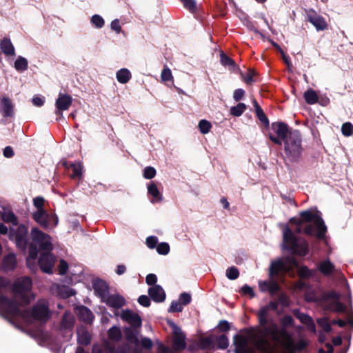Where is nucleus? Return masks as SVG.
<instances>
[{
  "instance_id": "1",
  "label": "nucleus",
  "mask_w": 353,
  "mask_h": 353,
  "mask_svg": "<svg viewBox=\"0 0 353 353\" xmlns=\"http://www.w3.org/2000/svg\"><path fill=\"white\" fill-rule=\"evenodd\" d=\"M272 130L276 134V137L272 133H268V138L274 143L281 145L284 143L283 159L285 164L287 162L299 163L302 157L303 148L302 147V138L297 130L293 132L288 125L284 122H273L271 124Z\"/></svg>"
},
{
  "instance_id": "2",
  "label": "nucleus",
  "mask_w": 353,
  "mask_h": 353,
  "mask_svg": "<svg viewBox=\"0 0 353 353\" xmlns=\"http://www.w3.org/2000/svg\"><path fill=\"white\" fill-rule=\"evenodd\" d=\"M299 217H292L289 222L295 225V232L304 233L310 236H315L318 240H325L326 237L327 227L319 212L307 210L299 212Z\"/></svg>"
},
{
  "instance_id": "3",
  "label": "nucleus",
  "mask_w": 353,
  "mask_h": 353,
  "mask_svg": "<svg viewBox=\"0 0 353 353\" xmlns=\"http://www.w3.org/2000/svg\"><path fill=\"white\" fill-rule=\"evenodd\" d=\"M32 241L29 244V259L36 260L38 253L41 252H51L53 249L51 237L37 228H32L30 232Z\"/></svg>"
},
{
  "instance_id": "4",
  "label": "nucleus",
  "mask_w": 353,
  "mask_h": 353,
  "mask_svg": "<svg viewBox=\"0 0 353 353\" xmlns=\"http://www.w3.org/2000/svg\"><path fill=\"white\" fill-rule=\"evenodd\" d=\"M283 241L285 249L288 251L302 256L308 253V244L306 241L299 242V238L288 225H285L283 228Z\"/></svg>"
},
{
  "instance_id": "5",
  "label": "nucleus",
  "mask_w": 353,
  "mask_h": 353,
  "mask_svg": "<svg viewBox=\"0 0 353 353\" xmlns=\"http://www.w3.org/2000/svg\"><path fill=\"white\" fill-rule=\"evenodd\" d=\"M19 303L14 299H10L5 295H0V307L2 312L5 314V318L11 321L18 315H22Z\"/></svg>"
},
{
  "instance_id": "6",
  "label": "nucleus",
  "mask_w": 353,
  "mask_h": 353,
  "mask_svg": "<svg viewBox=\"0 0 353 353\" xmlns=\"http://www.w3.org/2000/svg\"><path fill=\"white\" fill-rule=\"evenodd\" d=\"M22 315H18L17 316H25L30 313L31 316L37 321L41 323L47 322L50 318V312L48 305L43 303H37L34 305L31 310H25L21 311Z\"/></svg>"
},
{
  "instance_id": "7",
  "label": "nucleus",
  "mask_w": 353,
  "mask_h": 353,
  "mask_svg": "<svg viewBox=\"0 0 353 353\" xmlns=\"http://www.w3.org/2000/svg\"><path fill=\"white\" fill-rule=\"evenodd\" d=\"M305 12L306 20L312 24L317 31H324L328 29V24L325 19L314 9H309Z\"/></svg>"
},
{
  "instance_id": "8",
  "label": "nucleus",
  "mask_w": 353,
  "mask_h": 353,
  "mask_svg": "<svg viewBox=\"0 0 353 353\" xmlns=\"http://www.w3.org/2000/svg\"><path fill=\"white\" fill-rule=\"evenodd\" d=\"M10 236L14 237L16 245L21 250H26L28 246V228L20 225L16 230H10Z\"/></svg>"
},
{
  "instance_id": "9",
  "label": "nucleus",
  "mask_w": 353,
  "mask_h": 353,
  "mask_svg": "<svg viewBox=\"0 0 353 353\" xmlns=\"http://www.w3.org/2000/svg\"><path fill=\"white\" fill-rule=\"evenodd\" d=\"M33 219L43 229H48L50 226L55 227L59 222L58 216L56 214H49L46 210L39 217L36 216V212L32 214Z\"/></svg>"
},
{
  "instance_id": "10",
  "label": "nucleus",
  "mask_w": 353,
  "mask_h": 353,
  "mask_svg": "<svg viewBox=\"0 0 353 353\" xmlns=\"http://www.w3.org/2000/svg\"><path fill=\"white\" fill-rule=\"evenodd\" d=\"M39 265L42 272L48 274L52 273V268L55 263V257L50 252H42L39 259Z\"/></svg>"
},
{
  "instance_id": "11",
  "label": "nucleus",
  "mask_w": 353,
  "mask_h": 353,
  "mask_svg": "<svg viewBox=\"0 0 353 353\" xmlns=\"http://www.w3.org/2000/svg\"><path fill=\"white\" fill-rule=\"evenodd\" d=\"M289 271V268L283 259L272 261L269 268V276L273 278L280 274L283 275Z\"/></svg>"
},
{
  "instance_id": "12",
  "label": "nucleus",
  "mask_w": 353,
  "mask_h": 353,
  "mask_svg": "<svg viewBox=\"0 0 353 353\" xmlns=\"http://www.w3.org/2000/svg\"><path fill=\"white\" fill-rule=\"evenodd\" d=\"M121 319L131 325L132 328H140L142 325L141 316L130 310H125L122 311Z\"/></svg>"
},
{
  "instance_id": "13",
  "label": "nucleus",
  "mask_w": 353,
  "mask_h": 353,
  "mask_svg": "<svg viewBox=\"0 0 353 353\" xmlns=\"http://www.w3.org/2000/svg\"><path fill=\"white\" fill-rule=\"evenodd\" d=\"M279 307V303L274 301H272L266 306L262 307L257 313L258 321L260 326L268 325V314L270 310H276Z\"/></svg>"
},
{
  "instance_id": "14",
  "label": "nucleus",
  "mask_w": 353,
  "mask_h": 353,
  "mask_svg": "<svg viewBox=\"0 0 353 353\" xmlns=\"http://www.w3.org/2000/svg\"><path fill=\"white\" fill-rule=\"evenodd\" d=\"M92 287L95 294L101 299L104 300L109 293V286L107 283L101 279H97L92 282Z\"/></svg>"
},
{
  "instance_id": "15",
  "label": "nucleus",
  "mask_w": 353,
  "mask_h": 353,
  "mask_svg": "<svg viewBox=\"0 0 353 353\" xmlns=\"http://www.w3.org/2000/svg\"><path fill=\"white\" fill-rule=\"evenodd\" d=\"M32 279L28 276H23L13 285V292L16 294H23L31 290Z\"/></svg>"
},
{
  "instance_id": "16",
  "label": "nucleus",
  "mask_w": 353,
  "mask_h": 353,
  "mask_svg": "<svg viewBox=\"0 0 353 353\" xmlns=\"http://www.w3.org/2000/svg\"><path fill=\"white\" fill-rule=\"evenodd\" d=\"M0 112L3 117H13L14 114V104L7 97H3L0 100Z\"/></svg>"
},
{
  "instance_id": "17",
  "label": "nucleus",
  "mask_w": 353,
  "mask_h": 353,
  "mask_svg": "<svg viewBox=\"0 0 353 353\" xmlns=\"http://www.w3.org/2000/svg\"><path fill=\"white\" fill-rule=\"evenodd\" d=\"M148 294L154 302L161 303L165 299V292L159 285H154L148 289Z\"/></svg>"
},
{
  "instance_id": "18",
  "label": "nucleus",
  "mask_w": 353,
  "mask_h": 353,
  "mask_svg": "<svg viewBox=\"0 0 353 353\" xmlns=\"http://www.w3.org/2000/svg\"><path fill=\"white\" fill-rule=\"evenodd\" d=\"M76 314L80 321L88 324L92 323L94 316L92 311L86 306L81 305L77 307Z\"/></svg>"
},
{
  "instance_id": "19",
  "label": "nucleus",
  "mask_w": 353,
  "mask_h": 353,
  "mask_svg": "<svg viewBox=\"0 0 353 353\" xmlns=\"http://www.w3.org/2000/svg\"><path fill=\"white\" fill-rule=\"evenodd\" d=\"M185 335L181 332L174 331L172 347L176 352H181L186 348Z\"/></svg>"
},
{
  "instance_id": "20",
  "label": "nucleus",
  "mask_w": 353,
  "mask_h": 353,
  "mask_svg": "<svg viewBox=\"0 0 353 353\" xmlns=\"http://www.w3.org/2000/svg\"><path fill=\"white\" fill-rule=\"evenodd\" d=\"M261 327H263L261 333L265 336H270L274 342H280V337L279 336V328L276 323L272 322L269 326L266 325Z\"/></svg>"
},
{
  "instance_id": "21",
  "label": "nucleus",
  "mask_w": 353,
  "mask_h": 353,
  "mask_svg": "<svg viewBox=\"0 0 353 353\" xmlns=\"http://www.w3.org/2000/svg\"><path fill=\"white\" fill-rule=\"evenodd\" d=\"M102 302L114 308H120L125 304L124 298L119 294H108Z\"/></svg>"
},
{
  "instance_id": "22",
  "label": "nucleus",
  "mask_w": 353,
  "mask_h": 353,
  "mask_svg": "<svg viewBox=\"0 0 353 353\" xmlns=\"http://www.w3.org/2000/svg\"><path fill=\"white\" fill-rule=\"evenodd\" d=\"M72 103V97L69 94L60 93L56 100V108L59 110H68Z\"/></svg>"
},
{
  "instance_id": "23",
  "label": "nucleus",
  "mask_w": 353,
  "mask_h": 353,
  "mask_svg": "<svg viewBox=\"0 0 353 353\" xmlns=\"http://www.w3.org/2000/svg\"><path fill=\"white\" fill-rule=\"evenodd\" d=\"M285 350L290 353H295L296 351L301 352L307 347V343L303 340L299 341L294 343V341H288L283 343Z\"/></svg>"
},
{
  "instance_id": "24",
  "label": "nucleus",
  "mask_w": 353,
  "mask_h": 353,
  "mask_svg": "<svg viewBox=\"0 0 353 353\" xmlns=\"http://www.w3.org/2000/svg\"><path fill=\"white\" fill-rule=\"evenodd\" d=\"M0 48L6 56L15 54L14 48L9 38L4 37L0 41Z\"/></svg>"
},
{
  "instance_id": "25",
  "label": "nucleus",
  "mask_w": 353,
  "mask_h": 353,
  "mask_svg": "<svg viewBox=\"0 0 353 353\" xmlns=\"http://www.w3.org/2000/svg\"><path fill=\"white\" fill-rule=\"evenodd\" d=\"M17 265V259L14 254L9 253L5 256L2 261V268L5 271L12 270Z\"/></svg>"
},
{
  "instance_id": "26",
  "label": "nucleus",
  "mask_w": 353,
  "mask_h": 353,
  "mask_svg": "<svg viewBox=\"0 0 353 353\" xmlns=\"http://www.w3.org/2000/svg\"><path fill=\"white\" fill-rule=\"evenodd\" d=\"M77 342L84 346L88 345L91 342V335L86 329L77 331Z\"/></svg>"
},
{
  "instance_id": "27",
  "label": "nucleus",
  "mask_w": 353,
  "mask_h": 353,
  "mask_svg": "<svg viewBox=\"0 0 353 353\" xmlns=\"http://www.w3.org/2000/svg\"><path fill=\"white\" fill-rule=\"evenodd\" d=\"M334 268V265L329 259L321 262L319 265V271L325 276L332 274Z\"/></svg>"
},
{
  "instance_id": "28",
  "label": "nucleus",
  "mask_w": 353,
  "mask_h": 353,
  "mask_svg": "<svg viewBox=\"0 0 353 353\" xmlns=\"http://www.w3.org/2000/svg\"><path fill=\"white\" fill-rule=\"evenodd\" d=\"M148 193L151 195L154 201H161L163 200V196L159 192L157 184L152 181L148 186ZM153 202V201H152Z\"/></svg>"
},
{
  "instance_id": "29",
  "label": "nucleus",
  "mask_w": 353,
  "mask_h": 353,
  "mask_svg": "<svg viewBox=\"0 0 353 353\" xmlns=\"http://www.w3.org/2000/svg\"><path fill=\"white\" fill-rule=\"evenodd\" d=\"M108 336L110 341L118 343L122 339V332L119 327L112 326L108 330Z\"/></svg>"
},
{
  "instance_id": "30",
  "label": "nucleus",
  "mask_w": 353,
  "mask_h": 353,
  "mask_svg": "<svg viewBox=\"0 0 353 353\" xmlns=\"http://www.w3.org/2000/svg\"><path fill=\"white\" fill-rule=\"evenodd\" d=\"M116 77L117 81L119 83L124 84L130 81L132 75L129 70L126 68H122L117 71Z\"/></svg>"
},
{
  "instance_id": "31",
  "label": "nucleus",
  "mask_w": 353,
  "mask_h": 353,
  "mask_svg": "<svg viewBox=\"0 0 353 353\" xmlns=\"http://www.w3.org/2000/svg\"><path fill=\"white\" fill-rule=\"evenodd\" d=\"M304 99L307 104L312 105L318 102V95L315 90L309 89L304 92Z\"/></svg>"
},
{
  "instance_id": "32",
  "label": "nucleus",
  "mask_w": 353,
  "mask_h": 353,
  "mask_svg": "<svg viewBox=\"0 0 353 353\" xmlns=\"http://www.w3.org/2000/svg\"><path fill=\"white\" fill-rule=\"evenodd\" d=\"M220 62L224 67H228L231 69L236 68L235 61L223 51L220 53Z\"/></svg>"
},
{
  "instance_id": "33",
  "label": "nucleus",
  "mask_w": 353,
  "mask_h": 353,
  "mask_svg": "<svg viewBox=\"0 0 353 353\" xmlns=\"http://www.w3.org/2000/svg\"><path fill=\"white\" fill-rule=\"evenodd\" d=\"M63 165L65 168H71L72 173L70 175V177L72 179H76L81 177L82 175V167L81 164H75L73 163H71L70 165H68V163L65 162L63 163Z\"/></svg>"
},
{
  "instance_id": "34",
  "label": "nucleus",
  "mask_w": 353,
  "mask_h": 353,
  "mask_svg": "<svg viewBox=\"0 0 353 353\" xmlns=\"http://www.w3.org/2000/svg\"><path fill=\"white\" fill-rule=\"evenodd\" d=\"M28 68V60L19 56L14 62V68L17 71L22 72L26 71Z\"/></svg>"
},
{
  "instance_id": "35",
  "label": "nucleus",
  "mask_w": 353,
  "mask_h": 353,
  "mask_svg": "<svg viewBox=\"0 0 353 353\" xmlns=\"http://www.w3.org/2000/svg\"><path fill=\"white\" fill-rule=\"evenodd\" d=\"M45 199L42 196H37L33 199V204L37 208L36 216L39 217L43 213V210H46L43 208Z\"/></svg>"
},
{
  "instance_id": "36",
  "label": "nucleus",
  "mask_w": 353,
  "mask_h": 353,
  "mask_svg": "<svg viewBox=\"0 0 353 353\" xmlns=\"http://www.w3.org/2000/svg\"><path fill=\"white\" fill-rule=\"evenodd\" d=\"M293 314L303 324L307 325L308 323H312V318L307 314L302 313L299 309L293 310Z\"/></svg>"
},
{
  "instance_id": "37",
  "label": "nucleus",
  "mask_w": 353,
  "mask_h": 353,
  "mask_svg": "<svg viewBox=\"0 0 353 353\" xmlns=\"http://www.w3.org/2000/svg\"><path fill=\"white\" fill-rule=\"evenodd\" d=\"M247 109V105L243 103H239L236 105L231 107L230 114L234 117H240Z\"/></svg>"
},
{
  "instance_id": "38",
  "label": "nucleus",
  "mask_w": 353,
  "mask_h": 353,
  "mask_svg": "<svg viewBox=\"0 0 353 353\" xmlns=\"http://www.w3.org/2000/svg\"><path fill=\"white\" fill-rule=\"evenodd\" d=\"M316 322L319 326H320L325 332L330 333L332 331L331 324L329 323L327 318H319L316 320Z\"/></svg>"
},
{
  "instance_id": "39",
  "label": "nucleus",
  "mask_w": 353,
  "mask_h": 353,
  "mask_svg": "<svg viewBox=\"0 0 353 353\" xmlns=\"http://www.w3.org/2000/svg\"><path fill=\"white\" fill-rule=\"evenodd\" d=\"M327 307L328 310H330L332 312H339V313H343L346 310V306L345 305V304L340 302L339 301H337L334 302V303L330 304Z\"/></svg>"
},
{
  "instance_id": "40",
  "label": "nucleus",
  "mask_w": 353,
  "mask_h": 353,
  "mask_svg": "<svg viewBox=\"0 0 353 353\" xmlns=\"http://www.w3.org/2000/svg\"><path fill=\"white\" fill-rule=\"evenodd\" d=\"M198 128L201 134H208L212 128V124L210 121L202 119L199 122Z\"/></svg>"
},
{
  "instance_id": "41",
  "label": "nucleus",
  "mask_w": 353,
  "mask_h": 353,
  "mask_svg": "<svg viewBox=\"0 0 353 353\" xmlns=\"http://www.w3.org/2000/svg\"><path fill=\"white\" fill-rule=\"evenodd\" d=\"M2 220L6 223H12L17 225V218L12 212H4L1 215Z\"/></svg>"
},
{
  "instance_id": "42",
  "label": "nucleus",
  "mask_w": 353,
  "mask_h": 353,
  "mask_svg": "<svg viewBox=\"0 0 353 353\" xmlns=\"http://www.w3.org/2000/svg\"><path fill=\"white\" fill-rule=\"evenodd\" d=\"M257 119L263 124L264 127L269 128L270 122L266 114L264 113L263 109L259 110V108L255 112Z\"/></svg>"
},
{
  "instance_id": "43",
  "label": "nucleus",
  "mask_w": 353,
  "mask_h": 353,
  "mask_svg": "<svg viewBox=\"0 0 353 353\" xmlns=\"http://www.w3.org/2000/svg\"><path fill=\"white\" fill-rule=\"evenodd\" d=\"M216 345L219 349L225 350L229 345V340L225 334H221L216 339Z\"/></svg>"
},
{
  "instance_id": "44",
  "label": "nucleus",
  "mask_w": 353,
  "mask_h": 353,
  "mask_svg": "<svg viewBox=\"0 0 353 353\" xmlns=\"http://www.w3.org/2000/svg\"><path fill=\"white\" fill-rule=\"evenodd\" d=\"M90 22L97 28H101L104 26L105 21L103 17L99 14H94L90 19Z\"/></svg>"
},
{
  "instance_id": "45",
  "label": "nucleus",
  "mask_w": 353,
  "mask_h": 353,
  "mask_svg": "<svg viewBox=\"0 0 353 353\" xmlns=\"http://www.w3.org/2000/svg\"><path fill=\"white\" fill-rule=\"evenodd\" d=\"M184 8L190 12L194 13L196 10V3L194 0H180Z\"/></svg>"
},
{
  "instance_id": "46",
  "label": "nucleus",
  "mask_w": 353,
  "mask_h": 353,
  "mask_svg": "<svg viewBox=\"0 0 353 353\" xmlns=\"http://www.w3.org/2000/svg\"><path fill=\"white\" fill-rule=\"evenodd\" d=\"M298 274L303 279H309L313 276L312 270L305 265H303L299 269Z\"/></svg>"
},
{
  "instance_id": "47",
  "label": "nucleus",
  "mask_w": 353,
  "mask_h": 353,
  "mask_svg": "<svg viewBox=\"0 0 353 353\" xmlns=\"http://www.w3.org/2000/svg\"><path fill=\"white\" fill-rule=\"evenodd\" d=\"M226 276L230 280H235L239 276V272L234 266L230 267L226 270Z\"/></svg>"
},
{
  "instance_id": "48",
  "label": "nucleus",
  "mask_w": 353,
  "mask_h": 353,
  "mask_svg": "<svg viewBox=\"0 0 353 353\" xmlns=\"http://www.w3.org/2000/svg\"><path fill=\"white\" fill-rule=\"evenodd\" d=\"M269 346L268 341L265 338L260 339L256 343V348L263 352H268Z\"/></svg>"
},
{
  "instance_id": "49",
  "label": "nucleus",
  "mask_w": 353,
  "mask_h": 353,
  "mask_svg": "<svg viewBox=\"0 0 353 353\" xmlns=\"http://www.w3.org/2000/svg\"><path fill=\"white\" fill-rule=\"evenodd\" d=\"M342 134L345 137H350L353 134V125L350 122H346L342 125Z\"/></svg>"
},
{
  "instance_id": "50",
  "label": "nucleus",
  "mask_w": 353,
  "mask_h": 353,
  "mask_svg": "<svg viewBox=\"0 0 353 353\" xmlns=\"http://www.w3.org/2000/svg\"><path fill=\"white\" fill-rule=\"evenodd\" d=\"M157 251L159 254L166 255L170 252V245L168 243H160L157 246Z\"/></svg>"
},
{
  "instance_id": "51",
  "label": "nucleus",
  "mask_w": 353,
  "mask_h": 353,
  "mask_svg": "<svg viewBox=\"0 0 353 353\" xmlns=\"http://www.w3.org/2000/svg\"><path fill=\"white\" fill-rule=\"evenodd\" d=\"M156 170L152 166L145 167L143 170V177L147 179H152L156 175Z\"/></svg>"
},
{
  "instance_id": "52",
  "label": "nucleus",
  "mask_w": 353,
  "mask_h": 353,
  "mask_svg": "<svg viewBox=\"0 0 353 353\" xmlns=\"http://www.w3.org/2000/svg\"><path fill=\"white\" fill-rule=\"evenodd\" d=\"M183 307V305L180 302H177L176 301H172L170 306L168 309L169 312H182Z\"/></svg>"
},
{
  "instance_id": "53",
  "label": "nucleus",
  "mask_w": 353,
  "mask_h": 353,
  "mask_svg": "<svg viewBox=\"0 0 353 353\" xmlns=\"http://www.w3.org/2000/svg\"><path fill=\"white\" fill-rule=\"evenodd\" d=\"M255 75H256V72L254 69H249L244 78L245 83L250 85L252 83L255 81L256 80L254 79Z\"/></svg>"
},
{
  "instance_id": "54",
  "label": "nucleus",
  "mask_w": 353,
  "mask_h": 353,
  "mask_svg": "<svg viewBox=\"0 0 353 353\" xmlns=\"http://www.w3.org/2000/svg\"><path fill=\"white\" fill-rule=\"evenodd\" d=\"M240 292L241 293L242 295H248L250 298H253L255 296L254 290L247 284H245L244 285L242 286Z\"/></svg>"
},
{
  "instance_id": "55",
  "label": "nucleus",
  "mask_w": 353,
  "mask_h": 353,
  "mask_svg": "<svg viewBox=\"0 0 353 353\" xmlns=\"http://www.w3.org/2000/svg\"><path fill=\"white\" fill-rule=\"evenodd\" d=\"M281 323L283 327L288 326H294V321L292 316L285 315L281 320Z\"/></svg>"
},
{
  "instance_id": "56",
  "label": "nucleus",
  "mask_w": 353,
  "mask_h": 353,
  "mask_svg": "<svg viewBox=\"0 0 353 353\" xmlns=\"http://www.w3.org/2000/svg\"><path fill=\"white\" fill-rule=\"evenodd\" d=\"M179 300L183 305H187L190 303L192 297L189 293L183 292L180 294Z\"/></svg>"
},
{
  "instance_id": "57",
  "label": "nucleus",
  "mask_w": 353,
  "mask_h": 353,
  "mask_svg": "<svg viewBox=\"0 0 353 353\" xmlns=\"http://www.w3.org/2000/svg\"><path fill=\"white\" fill-rule=\"evenodd\" d=\"M279 290H280V286H279V283L274 280H272V279L270 280L268 292H269L270 294H274Z\"/></svg>"
},
{
  "instance_id": "58",
  "label": "nucleus",
  "mask_w": 353,
  "mask_h": 353,
  "mask_svg": "<svg viewBox=\"0 0 353 353\" xmlns=\"http://www.w3.org/2000/svg\"><path fill=\"white\" fill-rule=\"evenodd\" d=\"M234 346L247 345V340L243 336L236 334L234 336Z\"/></svg>"
},
{
  "instance_id": "59",
  "label": "nucleus",
  "mask_w": 353,
  "mask_h": 353,
  "mask_svg": "<svg viewBox=\"0 0 353 353\" xmlns=\"http://www.w3.org/2000/svg\"><path fill=\"white\" fill-rule=\"evenodd\" d=\"M279 336L280 339L283 338V339H285V343L292 341L290 334L288 332L285 327H282L281 329H279Z\"/></svg>"
},
{
  "instance_id": "60",
  "label": "nucleus",
  "mask_w": 353,
  "mask_h": 353,
  "mask_svg": "<svg viewBox=\"0 0 353 353\" xmlns=\"http://www.w3.org/2000/svg\"><path fill=\"white\" fill-rule=\"evenodd\" d=\"M161 77L163 81L171 80L172 79L171 70L168 67L164 68L161 72Z\"/></svg>"
},
{
  "instance_id": "61",
  "label": "nucleus",
  "mask_w": 353,
  "mask_h": 353,
  "mask_svg": "<svg viewBox=\"0 0 353 353\" xmlns=\"http://www.w3.org/2000/svg\"><path fill=\"white\" fill-rule=\"evenodd\" d=\"M157 243L158 239L155 236H150L146 239V245L150 249L157 248Z\"/></svg>"
},
{
  "instance_id": "62",
  "label": "nucleus",
  "mask_w": 353,
  "mask_h": 353,
  "mask_svg": "<svg viewBox=\"0 0 353 353\" xmlns=\"http://www.w3.org/2000/svg\"><path fill=\"white\" fill-rule=\"evenodd\" d=\"M68 263L65 260L61 259L58 265V271H59V274H61V275L65 274L68 271Z\"/></svg>"
},
{
  "instance_id": "63",
  "label": "nucleus",
  "mask_w": 353,
  "mask_h": 353,
  "mask_svg": "<svg viewBox=\"0 0 353 353\" xmlns=\"http://www.w3.org/2000/svg\"><path fill=\"white\" fill-rule=\"evenodd\" d=\"M140 343L143 349L150 350L153 346L152 341L148 337H143Z\"/></svg>"
},
{
  "instance_id": "64",
  "label": "nucleus",
  "mask_w": 353,
  "mask_h": 353,
  "mask_svg": "<svg viewBox=\"0 0 353 353\" xmlns=\"http://www.w3.org/2000/svg\"><path fill=\"white\" fill-rule=\"evenodd\" d=\"M218 328L221 332H227L230 330V324L225 320L219 321Z\"/></svg>"
}]
</instances>
